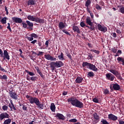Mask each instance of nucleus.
I'll return each mask as SVG.
<instances>
[{
	"mask_svg": "<svg viewBox=\"0 0 124 124\" xmlns=\"http://www.w3.org/2000/svg\"><path fill=\"white\" fill-rule=\"evenodd\" d=\"M67 102L71 103L73 106H75L78 108H84V104H83V102L78 100V99L75 97L72 96L69 98L67 99Z\"/></svg>",
	"mask_w": 124,
	"mask_h": 124,
	"instance_id": "f257e3e1",
	"label": "nucleus"
},
{
	"mask_svg": "<svg viewBox=\"0 0 124 124\" xmlns=\"http://www.w3.org/2000/svg\"><path fill=\"white\" fill-rule=\"evenodd\" d=\"M82 67H85V66H87V68L91 69L93 70V71H95V72H97L98 71V69L96 68L95 65L92 64L90 62H83L82 64Z\"/></svg>",
	"mask_w": 124,
	"mask_h": 124,
	"instance_id": "f03ea898",
	"label": "nucleus"
},
{
	"mask_svg": "<svg viewBox=\"0 0 124 124\" xmlns=\"http://www.w3.org/2000/svg\"><path fill=\"white\" fill-rule=\"evenodd\" d=\"M50 66L51 68L52 71H54L55 69H56V67H62L63 65V62L62 61H56V62H52L50 63Z\"/></svg>",
	"mask_w": 124,
	"mask_h": 124,
	"instance_id": "7ed1b4c3",
	"label": "nucleus"
},
{
	"mask_svg": "<svg viewBox=\"0 0 124 124\" xmlns=\"http://www.w3.org/2000/svg\"><path fill=\"white\" fill-rule=\"evenodd\" d=\"M86 23L87 26H86V28L91 30V31H94V25H93V23L92 22V19H91V17L90 16H88L86 19Z\"/></svg>",
	"mask_w": 124,
	"mask_h": 124,
	"instance_id": "20e7f679",
	"label": "nucleus"
},
{
	"mask_svg": "<svg viewBox=\"0 0 124 124\" xmlns=\"http://www.w3.org/2000/svg\"><path fill=\"white\" fill-rule=\"evenodd\" d=\"M28 26L29 27V30H31V31L33 30V29H32V28H33V23L32 22H31L29 20H27L26 22H22V27L24 29H27Z\"/></svg>",
	"mask_w": 124,
	"mask_h": 124,
	"instance_id": "39448f33",
	"label": "nucleus"
},
{
	"mask_svg": "<svg viewBox=\"0 0 124 124\" xmlns=\"http://www.w3.org/2000/svg\"><path fill=\"white\" fill-rule=\"evenodd\" d=\"M110 90L111 91V92H113V91H119V90L121 89V87H120L119 85L118 84V83H114L112 84V85L110 86Z\"/></svg>",
	"mask_w": 124,
	"mask_h": 124,
	"instance_id": "423d86ee",
	"label": "nucleus"
},
{
	"mask_svg": "<svg viewBox=\"0 0 124 124\" xmlns=\"http://www.w3.org/2000/svg\"><path fill=\"white\" fill-rule=\"evenodd\" d=\"M39 99L35 97H31V98L29 99V102L31 104H34L36 105L39 102Z\"/></svg>",
	"mask_w": 124,
	"mask_h": 124,
	"instance_id": "0eeeda50",
	"label": "nucleus"
},
{
	"mask_svg": "<svg viewBox=\"0 0 124 124\" xmlns=\"http://www.w3.org/2000/svg\"><path fill=\"white\" fill-rule=\"evenodd\" d=\"M12 20L14 23H16V24H23V19L21 18L16 17H12Z\"/></svg>",
	"mask_w": 124,
	"mask_h": 124,
	"instance_id": "6e6552de",
	"label": "nucleus"
},
{
	"mask_svg": "<svg viewBox=\"0 0 124 124\" xmlns=\"http://www.w3.org/2000/svg\"><path fill=\"white\" fill-rule=\"evenodd\" d=\"M106 79L109 81H113L115 79V76L111 73H108L106 74Z\"/></svg>",
	"mask_w": 124,
	"mask_h": 124,
	"instance_id": "1a4fd4ad",
	"label": "nucleus"
},
{
	"mask_svg": "<svg viewBox=\"0 0 124 124\" xmlns=\"http://www.w3.org/2000/svg\"><path fill=\"white\" fill-rule=\"evenodd\" d=\"M9 94L13 99H15L16 100L18 99V95H17V93L13 92L12 91H9Z\"/></svg>",
	"mask_w": 124,
	"mask_h": 124,
	"instance_id": "9d476101",
	"label": "nucleus"
},
{
	"mask_svg": "<svg viewBox=\"0 0 124 124\" xmlns=\"http://www.w3.org/2000/svg\"><path fill=\"white\" fill-rule=\"evenodd\" d=\"M9 114L6 112H3L0 114V121H2L3 119H9Z\"/></svg>",
	"mask_w": 124,
	"mask_h": 124,
	"instance_id": "9b49d317",
	"label": "nucleus"
},
{
	"mask_svg": "<svg viewBox=\"0 0 124 124\" xmlns=\"http://www.w3.org/2000/svg\"><path fill=\"white\" fill-rule=\"evenodd\" d=\"M45 58L46 59V60H47V61H57V58L53 57V56H51L50 54L45 55Z\"/></svg>",
	"mask_w": 124,
	"mask_h": 124,
	"instance_id": "f8f14e48",
	"label": "nucleus"
},
{
	"mask_svg": "<svg viewBox=\"0 0 124 124\" xmlns=\"http://www.w3.org/2000/svg\"><path fill=\"white\" fill-rule=\"evenodd\" d=\"M108 119L110 121H117L118 117L113 114H109L108 115Z\"/></svg>",
	"mask_w": 124,
	"mask_h": 124,
	"instance_id": "ddd939ff",
	"label": "nucleus"
},
{
	"mask_svg": "<svg viewBox=\"0 0 124 124\" xmlns=\"http://www.w3.org/2000/svg\"><path fill=\"white\" fill-rule=\"evenodd\" d=\"M35 22L36 23H39V24H44L45 23V19L36 16Z\"/></svg>",
	"mask_w": 124,
	"mask_h": 124,
	"instance_id": "4468645a",
	"label": "nucleus"
},
{
	"mask_svg": "<svg viewBox=\"0 0 124 124\" xmlns=\"http://www.w3.org/2000/svg\"><path fill=\"white\" fill-rule=\"evenodd\" d=\"M3 57V60H5V59L8 60V61H9L10 60V56H9V54H8V52H7V50H4Z\"/></svg>",
	"mask_w": 124,
	"mask_h": 124,
	"instance_id": "2eb2a0df",
	"label": "nucleus"
},
{
	"mask_svg": "<svg viewBox=\"0 0 124 124\" xmlns=\"http://www.w3.org/2000/svg\"><path fill=\"white\" fill-rule=\"evenodd\" d=\"M98 30L99 31H103V32H106V31H107V28L102 26L101 24H98Z\"/></svg>",
	"mask_w": 124,
	"mask_h": 124,
	"instance_id": "dca6fc26",
	"label": "nucleus"
},
{
	"mask_svg": "<svg viewBox=\"0 0 124 124\" xmlns=\"http://www.w3.org/2000/svg\"><path fill=\"white\" fill-rule=\"evenodd\" d=\"M73 31L75 32H77V33H81V31H80V28L77 26H75V24L73 26Z\"/></svg>",
	"mask_w": 124,
	"mask_h": 124,
	"instance_id": "f3484780",
	"label": "nucleus"
},
{
	"mask_svg": "<svg viewBox=\"0 0 124 124\" xmlns=\"http://www.w3.org/2000/svg\"><path fill=\"white\" fill-rule=\"evenodd\" d=\"M56 117L58 118V119H59V120H62V121L64 120V119H65L64 116H63L62 114L60 113H56Z\"/></svg>",
	"mask_w": 124,
	"mask_h": 124,
	"instance_id": "a211bd4d",
	"label": "nucleus"
},
{
	"mask_svg": "<svg viewBox=\"0 0 124 124\" xmlns=\"http://www.w3.org/2000/svg\"><path fill=\"white\" fill-rule=\"evenodd\" d=\"M75 82L78 84H80V83L83 82V78L82 77H77L75 80Z\"/></svg>",
	"mask_w": 124,
	"mask_h": 124,
	"instance_id": "6ab92c4d",
	"label": "nucleus"
},
{
	"mask_svg": "<svg viewBox=\"0 0 124 124\" xmlns=\"http://www.w3.org/2000/svg\"><path fill=\"white\" fill-rule=\"evenodd\" d=\"M19 107L20 108H22L23 111H28V107H27V105L19 103Z\"/></svg>",
	"mask_w": 124,
	"mask_h": 124,
	"instance_id": "aec40b11",
	"label": "nucleus"
},
{
	"mask_svg": "<svg viewBox=\"0 0 124 124\" xmlns=\"http://www.w3.org/2000/svg\"><path fill=\"white\" fill-rule=\"evenodd\" d=\"M58 27H59V29L61 30L66 28V27L64 25V23H63V22H60L59 23Z\"/></svg>",
	"mask_w": 124,
	"mask_h": 124,
	"instance_id": "412c9836",
	"label": "nucleus"
},
{
	"mask_svg": "<svg viewBox=\"0 0 124 124\" xmlns=\"http://www.w3.org/2000/svg\"><path fill=\"white\" fill-rule=\"evenodd\" d=\"M36 17L33 16L29 15L27 16V19L29 20V21H32V22H35V18Z\"/></svg>",
	"mask_w": 124,
	"mask_h": 124,
	"instance_id": "4be33fe9",
	"label": "nucleus"
},
{
	"mask_svg": "<svg viewBox=\"0 0 124 124\" xmlns=\"http://www.w3.org/2000/svg\"><path fill=\"white\" fill-rule=\"evenodd\" d=\"M27 3L28 6L31 5V6H32V5H34L36 4L35 0H29L28 1Z\"/></svg>",
	"mask_w": 124,
	"mask_h": 124,
	"instance_id": "5701e85b",
	"label": "nucleus"
},
{
	"mask_svg": "<svg viewBox=\"0 0 124 124\" xmlns=\"http://www.w3.org/2000/svg\"><path fill=\"white\" fill-rule=\"evenodd\" d=\"M37 106L38 108H39V109H43V108H44V105H43V103H41L40 102V101L37 104V105H36Z\"/></svg>",
	"mask_w": 124,
	"mask_h": 124,
	"instance_id": "b1692460",
	"label": "nucleus"
},
{
	"mask_svg": "<svg viewBox=\"0 0 124 124\" xmlns=\"http://www.w3.org/2000/svg\"><path fill=\"white\" fill-rule=\"evenodd\" d=\"M110 72H111V73H112V74H113V75H114L115 76H118V75L119 74V73L118 71L113 69H110Z\"/></svg>",
	"mask_w": 124,
	"mask_h": 124,
	"instance_id": "393cba45",
	"label": "nucleus"
},
{
	"mask_svg": "<svg viewBox=\"0 0 124 124\" xmlns=\"http://www.w3.org/2000/svg\"><path fill=\"white\" fill-rule=\"evenodd\" d=\"M50 109L52 112H55L56 111V106H55V104L52 103L50 106Z\"/></svg>",
	"mask_w": 124,
	"mask_h": 124,
	"instance_id": "a878e982",
	"label": "nucleus"
},
{
	"mask_svg": "<svg viewBox=\"0 0 124 124\" xmlns=\"http://www.w3.org/2000/svg\"><path fill=\"white\" fill-rule=\"evenodd\" d=\"M9 107L10 108L11 111H13V110L16 111V110H17V109H16V108H15V106H14V104L12 105L11 104H9Z\"/></svg>",
	"mask_w": 124,
	"mask_h": 124,
	"instance_id": "bb28decb",
	"label": "nucleus"
},
{
	"mask_svg": "<svg viewBox=\"0 0 124 124\" xmlns=\"http://www.w3.org/2000/svg\"><path fill=\"white\" fill-rule=\"evenodd\" d=\"M117 61L119 62H122V65H124V58H123V57H119L117 58Z\"/></svg>",
	"mask_w": 124,
	"mask_h": 124,
	"instance_id": "cd10ccee",
	"label": "nucleus"
},
{
	"mask_svg": "<svg viewBox=\"0 0 124 124\" xmlns=\"http://www.w3.org/2000/svg\"><path fill=\"white\" fill-rule=\"evenodd\" d=\"M58 59L60 61H63V60H64V58L63 57V53H61V54L58 56Z\"/></svg>",
	"mask_w": 124,
	"mask_h": 124,
	"instance_id": "c85d7f7f",
	"label": "nucleus"
},
{
	"mask_svg": "<svg viewBox=\"0 0 124 124\" xmlns=\"http://www.w3.org/2000/svg\"><path fill=\"white\" fill-rule=\"evenodd\" d=\"M94 77V73L93 72H88L87 74V77L90 78V77Z\"/></svg>",
	"mask_w": 124,
	"mask_h": 124,
	"instance_id": "c756f323",
	"label": "nucleus"
},
{
	"mask_svg": "<svg viewBox=\"0 0 124 124\" xmlns=\"http://www.w3.org/2000/svg\"><path fill=\"white\" fill-rule=\"evenodd\" d=\"M91 3H92V2L91 1V0H87L85 2V6H86V7H90V6L91 5Z\"/></svg>",
	"mask_w": 124,
	"mask_h": 124,
	"instance_id": "7c9ffc66",
	"label": "nucleus"
},
{
	"mask_svg": "<svg viewBox=\"0 0 124 124\" xmlns=\"http://www.w3.org/2000/svg\"><path fill=\"white\" fill-rule=\"evenodd\" d=\"M93 117L96 121H98V120H99V116L97 115V113H93Z\"/></svg>",
	"mask_w": 124,
	"mask_h": 124,
	"instance_id": "2f4dec72",
	"label": "nucleus"
},
{
	"mask_svg": "<svg viewBox=\"0 0 124 124\" xmlns=\"http://www.w3.org/2000/svg\"><path fill=\"white\" fill-rule=\"evenodd\" d=\"M25 72H26V73H28V74H29L30 76H34V75H35L34 73L32 72H30L28 70H25Z\"/></svg>",
	"mask_w": 124,
	"mask_h": 124,
	"instance_id": "473e14b6",
	"label": "nucleus"
},
{
	"mask_svg": "<svg viewBox=\"0 0 124 124\" xmlns=\"http://www.w3.org/2000/svg\"><path fill=\"white\" fill-rule=\"evenodd\" d=\"M7 19V18H6V17H3L0 20L1 23L3 24V25H4V24H6Z\"/></svg>",
	"mask_w": 124,
	"mask_h": 124,
	"instance_id": "72a5a7b5",
	"label": "nucleus"
},
{
	"mask_svg": "<svg viewBox=\"0 0 124 124\" xmlns=\"http://www.w3.org/2000/svg\"><path fill=\"white\" fill-rule=\"evenodd\" d=\"M0 79H2L3 80H7V76H6V75H4L3 76L0 75Z\"/></svg>",
	"mask_w": 124,
	"mask_h": 124,
	"instance_id": "f704fd0d",
	"label": "nucleus"
},
{
	"mask_svg": "<svg viewBox=\"0 0 124 124\" xmlns=\"http://www.w3.org/2000/svg\"><path fill=\"white\" fill-rule=\"evenodd\" d=\"M11 123V119L9 118L4 122V124H9Z\"/></svg>",
	"mask_w": 124,
	"mask_h": 124,
	"instance_id": "c9c22d12",
	"label": "nucleus"
},
{
	"mask_svg": "<svg viewBox=\"0 0 124 124\" xmlns=\"http://www.w3.org/2000/svg\"><path fill=\"white\" fill-rule=\"evenodd\" d=\"M62 32H64V33H65L66 34H67L68 35H69V36H71V34L69 33V32L66 31V30L63 29L62 30Z\"/></svg>",
	"mask_w": 124,
	"mask_h": 124,
	"instance_id": "e433bc0d",
	"label": "nucleus"
},
{
	"mask_svg": "<svg viewBox=\"0 0 124 124\" xmlns=\"http://www.w3.org/2000/svg\"><path fill=\"white\" fill-rule=\"evenodd\" d=\"M118 7H120V12L121 13H122V14H124V7L122 6H118Z\"/></svg>",
	"mask_w": 124,
	"mask_h": 124,
	"instance_id": "4c0bfd02",
	"label": "nucleus"
},
{
	"mask_svg": "<svg viewBox=\"0 0 124 124\" xmlns=\"http://www.w3.org/2000/svg\"><path fill=\"white\" fill-rule=\"evenodd\" d=\"M101 123H102V124H109L108 123V122L106 120V119H102L101 121Z\"/></svg>",
	"mask_w": 124,
	"mask_h": 124,
	"instance_id": "58836bf2",
	"label": "nucleus"
},
{
	"mask_svg": "<svg viewBox=\"0 0 124 124\" xmlns=\"http://www.w3.org/2000/svg\"><path fill=\"white\" fill-rule=\"evenodd\" d=\"M95 7L97 10H101L102 9V7L99 6L98 4H96Z\"/></svg>",
	"mask_w": 124,
	"mask_h": 124,
	"instance_id": "ea45409f",
	"label": "nucleus"
},
{
	"mask_svg": "<svg viewBox=\"0 0 124 124\" xmlns=\"http://www.w3.org/2000/svg\"><path fill=\"white\" fill-rule=\"evenodd\" d=\"M69 123H77V120L75 118L69 120Z\"/></svg>",
	"mask_w": 124,
	"mask_h": 124,
	"instance_id": "a19ab883",
	"label": "nucleus"
},
{
	"mask_svg": "<svg viewBox=\"0 0 124 124\" xmlns=\"http://www.w3.org/2000/svg\"><path fill=\"white\" fill-rule=\"evenodd\" d=\"M93 101L95 103H98L99 102V101H98V99L96 97L93 98Z\"/></svg>",
	"mask_w": 124,
	"mask_h": 124,
	"instance_id": "79ce46f5",
	"label": "nucleus"
},
{
	"mask_svg": "<svg viewBox=\"0 0 124 124\" xmlns=\"http://www.w3.org/2000/svg\"><path fill=\"white\" fill-rule=\"evenodd\" d=\"M93 55L92 54H90L88 55V57H87V60H93Z\"/></svg>",
	"mask_w": 124,
	"mask_h": 124,
	"instance_id": "37998d69",
	"label": "nucleus"
},
{
	"mask_svg": "<svg viewBox=\"0 0 124 124\" xmlns=\"http://www.w3.org/2000/svg\"><path fill=\"white\" fill-rule=\"evenodd\" d=\"M91 51L93 52L94 53H95V54H97L98 55L99 54V53H100L99 51L95 49H91Z\"/></svg>",
	"mask_w": 124,
	"mask_h": 124,
	"instance_id": "c03bdc74",
	"label": "nucleus"
},
{
	"mask_svg": "<svg viewBox=\"0 0 124 124\" xmlns=\"http://www.w3.org/2000/svg\"><path fill=\"white\" fill-rule=\"evenodd\" d=\"M8 26L7 27V29H8V30H9V31H10V32H12V30H11V27H10V23H8Z\"/></svg>",
	"mask_w": 124,
	"mask_h": 124,
	"instance_id": "a18cd8bd",
	"label": "nucleus"
},
{
	"mask_svg": "<svg viewBox=\"0 0 124 124\" xmlns=\"http://www.w3.org/2000/svg\"><path fill=\"white\" fill-rule=\"evenodd\" d=\"M31 36H32V37H34V38H37V37H38V36L37 35V34L33 33L32 34H31Z\"/></svg>",
	"mask_w": 124,
	"mask_h": 124,
	"instance_id": "49530a36",
	"label": "nucleus"
},
{
	"mask_svg": "<svg viewBox=\"0 0 124 124\" xmlns=\"http://www.w3.org/2000/svg\"><path fill=\"white\" fill-rule=\"evenodd\" d=\"M35 69H36V70H37V73H38V74H41V71H40V70L39 69V67H35Z\"/></svg>",
	"mask_w": 124,
	"mask_h": 124,
	"instance_id": "de8ad7c7",
	"label": "nucleus"
},
{
	"mask_svg": "<svg viewBox=\"0 0 124 124\" xmlns=\"http://www.w3.org/2000/svg\"><path fill=\"white\" fill-rule=\"evenodd\" d=\"M80 26L81 27V28H84V27H86V25L84 22L82 21L80 23Z\"/></svg>",
	"mask_w": 124,
	"mask_h": 124,
	"instance_id": "09e8293b",
	"label": "nucleus"
},
{
	"mask_svg": "<svg viewBox=\"0 0 124 124\" xmlns=\"http://www.w3.org/2000/svg\"><path fill=\"white\" fill-rule=\"evenodd\" d=\"M103 92L104 94H108L109 93V90H108V89H105Z\"/></svg>",
	"mask_w": 124,
	"mask_h": 124,
	"instance_id": "8fccbe9b",
	"label": "nucleus"
},
{
	"mask_svg": "<svg viewBox=\"0 0 124 124\" xmlns=\"http://www.w3.org/2000/svg\"><path fill=\"white\" fill-rule=\"evenodd\" d=\"M30 79L31 81H36L37 80V77H31Z\"/></svg>",
	"mask_w": 124,
	"mask_h": 124,
	"instance_id": "3c124183",
	"label": "nucleus"
},
{
	"mask_svg": "<svg viewBox=\"0 0 124 124\" xmlns=\"http://www.w3.org/2000/svg\"><path fill=\"white\" fill-rule=\"evenodd\" d=\"M2 109L3 110V111H6L7 109H8V107L5 105H4L2 107Z\"/></svg>",
	"mask_w": 124,
	"mask_h": 124,
	"instance_id": "603ef678",
	"label": "nucleus"
},
{
	"mask_svg": "<svg viewBox=\"0 0 124 124\" xmlns=\"http://www.w3.org/2000/svg\"><path fill=\"white\" fill-rule=\"evenodd\" d=\"M0 57L1 58H3V52L2 51V50L0 48Z\"/></svg>",
	"mask_w": 124,
	"mask_h": 124,
	"instance_id": "864d4df0",
	"label": "nucleus"
},
{
	"mask_svg": "<svg viewBox=\"0 0 124 124\" xmlns=\"http://www.w3.org/2000/svg\"><path fill=\"white\" fill-rule=\"evenodd\" d=\"M66 55L68 58H69L71 61H72V56H71V54H70V53H67Z\"/></svg>",
	"mask_w": 124,
	"mask_h": 124,
	"instance_id": "5fc2aeb1",
	"label": "nucleus"
},
{
	"mask_svg": "<svg viewBox=\"0 0 124 124\" xmlns=\"http://www.w3.org/2000/svg\"><path fill=\"white\" fill-rule=\"evenodd\" d=\"M111 51L114 54H116V53H117V49L115 47L112 48H111Z\"/></svg>",
	"mask_w": 124,
	"mask_h": 124,
	"instance_id": "6e6d98bb",
	"label": "nucleus"
},
{
	"mask_svg": "<svg viewBox=\"0 0 124 124\" xmlns=\"http://www.w3.org/2000/svg\"><path fill=\"white\" fill-rule=\"evenodd\" d=\"M0 70H1V71H2L3 72H7L5 70V69H4L3 68L1 67V65H0Z\"/></svg>",
	"mask_w": 124,
	"mask_h": 124,
	"instance_id": "4d7b16f0",
	"label": "nucleus"
},
{
	"mask_svg": "<svg viewBox=\"0 0 124 124\" xmlns=\"http://www.w3.org/2000/svg\"><path fill=\"white\" fill-rule=\"evenodd\" d=\"M27 39L29 41H32V40H33V38L31 36V37H28Z\"/></svg>",
	"mask_w": 124,
	"mask_h": 124,
	"instance_id": "13d9d810",
	"label": "nucleus"
},
{
	"mask_svg": "<svg viewBox=\"0 0 124 124\" xmlns=\"http://www.w3.org/2000/svg\"><path fill=\"white\" fill-rule=\"evenodd\" d=\"M44 54V52L42 51H39V53L37 54V56H42Z\"/></svg>",
	"mask_w": 124,
	"mask_h": 124,
	"instance_id": "bf43d9fd",
	"label": "nucleus"
},
{
	"mask_svg": "<svg viewBox=\"0 0 124 124\" xmlns=\"http://www.w3.org/2000/svg\"><path fill=\"white\" fill-rule=\"evenodd\" d=\"M100 5H102V6H104V2H103V1H100L99 2Z\"/></svg>",
	"mask_w": 124,
	"mask_h": 124,
	"instance_id": "052dcab7",
	"label": "nucleus"
},
{
	"mask_svg": "<svg viewBox=\"0 0 124 124\" xmlns=\"http://www.w3.org/2000/svg\"><path fill=\"white\" fill-rule=\"evenodd\" d=\"M68 92H66L65 91H63L62 92V95H66L68 93Z\"/></svg>",
	"mask_w": 124,
	"mask_h": 124,
	"instance_id": "680f3d73",
	"label": "nucleus"
},
{
	"mask_svg": "<svg viewBox=\"0 0 124 124\" xmlns=\"http://www.w3.org/2000/svg\"><path fill=\"white\" fill-rule=\"evenodd\" d=\"M45 45L46 46V47H48L49 46V40L46 41L45 43Z\"/></svg>",
	"mask_w": 124,
	"mask_h": 124,
	"instance_id": "e2e57ef3",
	"label": "nucleus"
},
{
	"mask_svg": "<svg viewBox=\"0 0 124 124\" xmlns=\"http://www.w3.org/2000/svg\"><path fill=\"white\" fill-rule=\"evenodd\" d=\"M116 32L117 33H118V34H122V32L120 30L117 29L116 30Z\"/></svg>",
	"mask_w": 124,
	"mask_h": 124,
	"instance_id": "0e129e2a",
	"label": "nucleus"
},
{
	"mask_svg": "<svg viewBox=\"0 0 124 124\" xmlns=\"http://www.w3.org/2000/svg\"><path fill=\"white\" fill-rule=\"evenodd\" d=\"M86 10L88 13H91V11L90 10V7H86Z\"/></svg>",
	"mask_w": 124,
	"mask_h": 124,
	"instance_id": "69168bd1",
	"label": "nucleus"
},
{
	"mask_svg": "<svg viewBox=\"0 0 124 124\" xmlns=\"http://www.w3.org/2000/svg\"><path fill=\"white\" fill-rule=\"evenodd\" d=\"M117 75H118V79H119L120 80H123V78L122 77V76L120 75V74Z\"/></svg>",
	"mask_w": 124,
	"mask_h": 124,
	"instance_id": "338daca9",
	"label": "nucleus"
},
{
	"mask_svg": "<svg viewBox=\"0 0 124 124\" xmlns=\"http://www.w3.org/2000/svg\"><path fill=\"white\" fill-rule=\"evenodd\" d=\"M119 124H124V121H118Z\"/></svg>",
	"mask_w": 124,
	"mask_h": 124,
	"instance_id": "774afa93",
	"label": "nucleus"
}]
</instances>
